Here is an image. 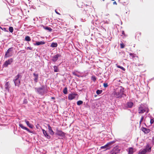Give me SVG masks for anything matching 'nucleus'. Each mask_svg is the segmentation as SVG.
Listing matches in <instances>:
<instances>
[{
    "label": "nucleus",
    "mask_w": 154,
    "mask_h": 154,
    "mask_svg": "<svg viewBox=\"0 0 154 154\" xmlns=\"http://www.w3.org/2000/svg\"><path fill=\"white\" fill-rule=\"evenodd\" d=\"M123 94L124 89L122 87L116 89L113 93V94L116 98H121Z\"/></svg>",
    "instance_id": "nucleus-1"
},
{
    "label": "nucleus",
    "mask_w": 154,
    "mask_h": 154,
    "mask_svg": "<svg viewBox=\"0 0 154 154\" xmlns=\"http://www.w3.org/2000/svg\"><path fill=\"white\" fill-rule=\"evenodd\" d=\"M35 90L39 94L42 95L47 92V90L46 88L42 85L40 87L35 88Z\"/></svg>",
    "instance_id": "nucleus-2"
},
{
    "label": "nucleus",
    "mask_w": 154,
    "mask_h": 154,
    "mask_svg": "<svg viewBox=\"0 0 154 154\" xmlns=\"http://www.w3.org/2000/svg\"><path fill=\"white\" fill-rule=\"evenodd\" d=\"M22 75L20 74H18L15 77V79L13 80V81L15 86L19 87L20 85V80L19 78L21 79Z\"/></svg>",
    "instance_id": "nucleus-3"
},
{
    "label": "nucleus",
    "mask_w": 154,
    "mask_h": 154,
    "mask_svg": "<svg viewBox=\"0 0 154 154\" xmlns=\"http://www.w3.org/2000/svg\"><path fill=\"white\" fill-rule=\"evenodd\" d=\"M138 111L139 113L140 114L143 113L146 111L147 113L149 112L148 108L142 104L140 106Z\"/></svg>",
    "instance_id": "nucleus-4"
},
{
    "label": "nucleus",
    "mask_w": 154,
    "mask_h": 154,
    "mask_svg": "<svg viewBox=\"0 0 154 154\" xmlns=\"http://www.w3.org/2000/svg\"><path fill=\"white\" fill-rule=\"evenodd\" d=\"M151 151V147L149 146V144H147L146 148L139 151L138 154H145L146 152H150Z\"/></svg>",
    "instance_id": "nucleus-5"
},
{
    "label": "nucleus",
    "mask_w": 154,
    "mask_h": 154,
    "mask_svg": "<svg viewBox=\"0 0 154 154\" xmlns=\"http://www.w3.org/2000/svg\"><path fill=\"white\" fill-rule=\"evenodd\" d=\"M12 48H10L7 50L5 55V58H7L12 55V53H11V52L12 51Z\"/></svg>",
    "instance_id": "nucleus-6"
},
{
    "label": "nucleus",
    "mask_w": 154,
    "mask_h": 154,
    "mask_svg": "<svg viewBox=\"0 0 154 154\" xmlns=\"http://www.w3.org/2000/svg\"><path fill=\"white\" fill-rule=\"evenodd\" d=\"M78 96V95L75 93H71L69 94L68 97V99L69 100H72L75 98L76 97Z\"/></svg>",
    "instance_id": "nucleus-7"
},
{
    "label": "nucleus",
    "mask_w": 154,
    "mask_h": 154,
    "mask_svg": "<svg viewBox=\"0 0 154 154\" xmlns=\"http://www.w3.org/2000/svg\"><path fill=\"white\" fill-rule=\"evenodd\" d=\"M13 61V59L12 58L9 59L8 60H6L5 62L4 65L5 67H6L8 65L11 64Z\"/></svg>",
    "instance_id": "nucleus-8"
},
{
    "label": "nucleus",
    "mask_w": 154,
    "mask_h": 154,
    "mask_svg": "<svg viewBox=\"0 0 154 154\" xmlns=\"http://www.w3.org/2000/svg\"><path fill=\"white\" fill-rule=\"evenodd\" d=\"M56 134L60 136L63 137L65 136V133L62 131L57 129Z\"/></svg>",
    "instance_id": "nucleus-9"
},
{
    "label": "nucleus",
    "mask_w": 154,
    "mask_h": 154,
    "mask_svg": "<svg viewBox=\"0 0 154 154\" xmlns=\"http://www.w3.org/2000/svg\"><path fill=\"white\" fill-rule=\"evenodd\" d=\"M60 57L61 55L60 54H58L55 55L54 57H53L52 60L54 62H55L58 59V57Z\"/></svg>",
    "instance_id": "nucleus-10"
},
{
    "label": "nucleus",
    "mask_w": 154,
    "mask_h": 154,
    "mask_svg": "<svg viewBox=\"0 0 154 154\" xmlns=\"http://www.w3.org/2000/svg\"><path fill=\"white\" fill-rule=\"evenodd\" d=\"M120 151V149H119L118 146H116L113 149L112 152H114L115 153L117 154Z\"/></svg>",
    "instance_id": "nucleus-11"
},
{
    "label": "nucleus",
    "mask_w": 154,
    "mask_h": 154,
    "mask_svg": "<svg viewBox=\"0 0 154 154\" xmlns=\"http://www.w3.org/2000/svg\"><path fill=\"white\" fill-rule=\"evenodd\" d=\"M48 132L51 135H53L54 134V132L52 130L51 127L49 124L48 125Z\"/></svg>",
    "instance_id": "nucleus-12"
},
{
    "label": "nucleus",
    "mask_w": 154,
    "mask_h": 154,
    "mask_svg": "<svg viewBox=\"0 0 154 154\" xmlns=\"http://www.w3.org/2000/svg\"><path fill=\"white\" fill-rule=\"evenodd\" d=\"M141 129L142 131L145 134H147L150 131V129L143 127L141 128Z\"/></svg>",
    "instance_id": "nucleus-13"
},
{
    "label": "nucleus",
    "mask_w": 154,
    "mask_h": 154,
    "mask_svg": "<svg viewBox=\"0 0 154 154\" xmlns=\"http://www.w3.org/2000/svg\"><path fill=\"white\" fill-rule=\"evenodd\" d=\"M42 131L45 137L47 138L48 139H50L51 138V136L47 133L46 131L43 129L42 130Z\"/></svg>",
    "instance_id": "nucleus-14"
},
{
    "label": "nucleus",
    "mask_w": 154,
    "mask_h": 154,
    "mask_svg": "<svg viewBox=\"0 0 154 154\" xmlns=\"http://www.w3.org/2000/svg\"><path fill=\"white\" fill-rule=\"evenodd\" d=\"M19 126L21 127L24 130H26L28 132L30 133H31V132L30 131V130L27 128L24 127L23 126V125L22 124H20L19 125Z\"/></svg>",
    "instance_id": "nucleus-15"
},
{
    "label": "nucleus",
    "mask_w": 154,
    "mask_h": 154,
    "mask_svg": "<svg viewBox=\"0 0 154 154\" xmlns=\"http://www.w3.org/2000/svg\"><path fill=\"white\" fill-rule=\"evenodd\" d=\"M10 84L9 83V82H6L5 85V88L6 89V90H8V91H9V85H10Z\"/></svg>",
    "instance_id": "nucleus-16"
},
{
    "label": "nucleus",
    "mask_w": 154,
    "mask_h": 154,
    "mask_svg": "<svg viewBox=\"0 0 154 154\" xmlns=\"http://www.w3.org/2000/svg\"><path fill=\"white\" fill-rule=\"evenodd\" d=\"M25 121L26 122L27 125L30 128H33V125H32V124H30L29 122L28 121L26 120H25Z\"/></svg>",
    "instance_id": "nucleus-17"
},
{
    "label": "nucleus",
    "mask_w": 154,
    "mask_h": 154,
    "mask_svg": "<svg viewBox=\"0 0 154 154\" xmlns=\"http://www.w3.org/2000/svg\"><path fill=\"white\" fill-rule=\"evenodd\" d=\"M33 75L35 77V78L34 79V81L36 83L38 81V74H36L35 73H33Z\"/></svg>",
    "instance_id": "nucleus-18"
},
{
    "label": "nucleus",
    "mask_w": 154,
    "mask_h": 154,
    "mask_svg": "<svg viewBox=\"0 0 154 154\" xmlns=\"http://www.w3.org/2000/svg\"><path fill=\"white\" fill-rule=\"evenodd\" d=\"M45 43L44 41H40L36 42L35 45H42L45 44Z\"/></svg>",
    "instance_id": "nucleus-19"
},
{
    "label": "nucleus",
    "mask_w": 154,
    "mask_h": 154,
    "mask_svg": "<svg viewBox=\"0 0 154 154\" xmlns=\"http://www.w3.org/2000/svg\"><path fill=\"white\" fill-rule=\"evenodd\" d=\"M128 154H133L134 152L133 149L132 147H130L128 148Z\"/></svg>",
    "instance_id": "nucleus-20"
},
{
    "label": "nucleus",
    "mask_w": 154,
    "mask_h": 154,
    "mask_svg": "<svg viewBox=\"0 0 154 154\" xmlns=\"http://www.w3.org/2000/svg\"><path fill=\"white\" fill-rule=\"evenodd\" d=\"M133 105V103L131 102H129L127 103V106L129 108H131Z\"/></svg>",
    "instance_id": "nucleus-21"
},
{
    "label": "nucleus",
    "mask_w": 154,
    "mask_h": 154,
    "mask_svg": "<svg viewBox=\"0 0 154 154\" xmlns=\"http://www.w3.org/2000/svg\"><path fill=\"white\" fill-rule=\"evenodd\" d=\"M57 46V43L53 42L51 44L50 46L52 48H55Z\"/></svg>",
    "instance_id": "nucleus-22"
},
{
    "label": "nucleus",
    "mask_w": 154,
    "mask_h": 154,
    "mask_svg": "<svg viewBox=\"0 0 154 154\" xmlns=\"http://www.w3.org/2000/svg\"><path fill=\"white\" fill-rule=\"evenodd\" d=\"M44 28L45 30H48L50 32H51L52 30V29L51 28L48 27V26H46L45 27H44Z\"/></svg>",
    "instance_id": "nucleus-23"
},
{
    "label": "nucleus",
    "mask_w": 154,
    "mask_h": 154,
    "mask_svg": "<svg viewBox=\"0 0 154 154\" xmlns=\"http://www.w3.org/2000/svg\"><path fill=\"white\" fill-rule=\"evenodd\" d=\"M54 72H58L59 71V69L57 66H54Z\"/></svg>",
    "instance_id": "nucleus-24"
},
{
    "label": "nucleus",
    "mask_w": 154,
    "mask_h": 154,
    "mask_svg": "<svg viewBox=\"0 0 154 154\" xmlns=\"http://www.w3.org/2000/svg\"><path fill=\"white\" fill-rule=\"evenodd\" d=\"M25 39L26 41L28 42L30 41L31 40L30 37L28 36H26L25 37Z\"/></svg>",
    "instance_id": "nucleus-25"
},
{
    "label": "nucleus",
    "mask_w": 154,
    "mask_h": 154,
    "mask_svg": "<svg viewBox=\"0 0 154 154\" xmlns=\"http://www.w3.org/2000/svg\"><path fill=\"white\" fill-rule=\"evenodd\" d=\"M115 143V142L114 141H111L107 143L106 144L107 145V146L108 147L112 144H113V143Z\"/></svg>",
    "instance_id": "nucleus-26"
},
{
    "label": "nucleus",
    "mask_w": 154,
    "mask_h": 154,
    "mask_svg": "<svg viewBox=\"0 0 154 154\" xmlns=\"http://www.w3.org/2000/svg\"><path fill=\"white\" fill-rule=\"evenodd\" d=\"M103 92L102 90H97L96 91V93L97 95L100 94Z\"/></svg>",
    "instance_id": "nucleus-27"
},
{
    "label": "nucleus",
    "mask_w": 154,
    "mask_h": 154,
    "mask_svg": "<svg viewBox=\"0 0 154 154\" xmlns=\"http://www.w3.org/2000/svg\"><path fill=\"white\" fill-rule=\"evenodd\" d=\"M129 55L131 57V58H133L136 55L135 54H134V53H129Z\"/></svg>",
    "instance_id": "nucleus-28"
},
{
    "label": "nucleus",
    "mask_w": 154,
    "mask_h": 154,
    "mask_svg": "<svg viewBox=\"0 0 154 154\" xmlns=\"http://www.w3.org/2000/svg\"><path fill=\"white\" fill-rule=\"evenodd\" d=\"M83 103V102L81 100H79L77 102V104L78 105H80L82 104Z\"/></svg>",
    "instance_id": "nucleus-29"
},
{
    "label": "nucleus",
    "mask_w": 154,
    "mask_h": 154,
    "mask_svg": "<svg viewBox=\"0 0 154 154\" xmlns=\"http://www.w3.org/2000/svg\"><path fill=\"white\" fill-rule=\"evenodd\" d=\"M67 89L66 87H65L63 90V93L65 94H66L67 93Z\"/></svg>",
    "instance_id": "nucleus-30"
},
{
    "label": "nucleus",
    "mask_w": 154,
    "mask_h": 154,
    "mask_svg": "<svg viewBox=\"0 0 154 154\" xmlns=\"http://www.w3.org/2000/svg\"><path fill=\"white\" fill-rule=\"evenodd\" d=\"M9 30L11 32H13L14 31V29L13 27L12 26L10 27L9 28Z\"/></svg>",
    "instance_id": "nucleus-31"
},
{
    "label": "nucleus",
    "mask_w": 154,
    "mask_h": 154,
    "mask_svg": "<svg viewBox=\"0 0 154 154\" xmlns=\"http://www.w3.org/2000/svg\"><path fill=\"white\" fill-rule=\"evenodd\" d=\"M117 67L118 68L121 69L123 71H125V68H124L122 66L117 65Z\"/></svg>",
    "instance_id": "nucleus-32"
},
{
    "label": "nucleus",
    "mask_w": 154,
    "mask_h": 154,
    "mask_svg": "<svg viewBox=\"0 0 154 154\" xmlns=\"http://www.w3.org/2000/svg\"><path fill=\"white\" fill-rule=\"evenodd\" d=\"M72 74L75 76H76L78 77H80V76L79 75H78L76 72H72Z\"/></svg>",
    "instance_id": "nucleus-33"
},
{
    "label": "nucleus",
    "mask_w": 154,
    "mask_h": 154,
    "mask_svg": "<svg viewBox=\"0 0 154 154\" xmlns=\"http://www.w3.org/2000/svg\"><path fill=\"white\" fill-rule=\"evenodd\" d=\"M154 122V118L153 117H151L150 120V123L151 124H153Z\"/></svg>",
    "instance_id": "nucleus-34"
},
{
    "label": "nucleus",
    "mask_w": 154,
    "mask_h": 154,
    "mask_svg": "<svg viewBox=\"0 0 154 154\" xmlns=\"http://www.w3.org/2000/svg\"><path fill=\"white\" fill-rule=\"evenodd\" d=\"M91 79L94 82H95L96 79V78L95 76H92L91 77Z\"/></svg>",
    "instance_id": "nucleus-35"
},
{
    "label": "nucleus",
    "mask_w": 154,
    "mask_h": 154,
    "mask_svg": "<svg viewBox=\"0 0 154 154\" xmlns=\"http://www.w3.org/2000/svg\"><path fill=\"white\" fill-rule=\"evenodd\" d=\"M108 147L106 144L104 146H101L100 147L101 149H105L107 147Z\"/></svg>",
    "instance_id": "nucleus-36"
},
{
    "label": "nucleus",
    "mask_w": 154,
    "mask_h": 154,
    "mask_svg": "<svg viewBox=\"0 0 154 154\" xmlns=\"http://www.w3.org/2000/svg\"><path fill=\"white\" fill-rule=\"evenodd\" d=\"M120 45L121 48H124L125 47V45L122 43L120 44Z\"/></svg>",
    "instance_id": "nucleus-37"
},
{
    "label": "nucleus",
    "mask_w": 154,
    "mask_h": 154,
    "mask_svg": "<svg viewBox=\"0 0 154 154\" xmlns=\"http://www.w3.org/2000/svg\"><path fill=\"white\" fill-rule=\"evenodd\" d=\"M103 86L104 87L106 88L108 86V85L107 83H104L103 84Z\"/></svg>",
    "instance_id": "nucleus-38"
},
{
    "label": "nucleus",
    "mask_w": 154,
    "mask_h": 154,
    "mask_svg": "<svg viewBox=\"0 0 154 154\" xmlns=\"http://www.w3.org/2000/svg\"><path fill=\"white\" fill-rule=\"evenodd\" d=\"M23 103L24 104L27 103H28V101L26 99H25L24 100Z\"/></svg>",
    "instance_id": "nucleus-39"
},
{
    "label": "nucleus",
    "mask_w": 154,
    "mask_h": 154,
    "mask_svg": "<svg viewBox=\"0 0 154 154\" xmlns=\"http://www.w3.org/2000/svg\"><path fill=\"white\" fill-rule=\"evenodd\" d=\"M143 116H142L141 119H140V124H141V122H142V121H143Z\"/></svg>",
    "instance_id": "nucleus-40"
},
{
    "label": "nucleus",
    "mask_w": 154,
    "mask_h": 154,
    "mask_svg": "<svg viewBox=\"0 0 154 154\" xmlns=\"http://www.w3.org/2000/svg\"><path fill=\"white\" fill-rule=\"evenodd\" d=\"M27 50H32V48L31 47H27L26 48Z\"/></svg>",
    "instance_id": "nucleus-41"
},
{
    "label": "nucleus",
    "mask_w": 154,
    "mask_h": 154,
    "mask_svg": "<svg viewBox=\"0 0 154 154\" xmlns=\"http://www.w3.org/2000/svg\"><path fill=\"white\" fill-rule=\"evenodd\" d=\"M55 13H56L57 14H59V15H60V14L59 13H58V12H57V11H56V10H55Z\"/></svg>",
    "instance_id": "nucleus-42"
},
{
    "label": "nucleus",
    "mask_w": 154,
    "mask_h": 154,
    "mask_svg": "<svg viewBox=\"0 0 154 154\" xmlns=\"http://www.w3.org/2000/svg\"><path fill=\"white\" fill-rule=\"evenodd\" d=\"M122 35H125V32H124V31H122Z\"/></svg>",
    "instance_id": "nucleus-43"
},
{
    "label": "nucleus",
    "mask_w": 154,
    "mask_h": 154,
    "mask_svg": "<svg viewBox=\"0 0 154 154\" xmlns=\"http://www.w3.org/2000/svg\"><path fill=\"white\" fill-rule=\"evenodd\" d=\"M3 30H4V31H7L6 30V28H4L3 29H2Z\"/></svg>",
    "instance_id": "nucleus-44"
},
{
    "label": "nucleus",
    "mask_w": 154,
    "mask_h": 154,
    "mask_svg": "<svg viewBox=\"0 0 154 154\" xmlns=\"http://www.w3.org/2000/svg\"><path fill=\"white\" fill-rule=\"evenodd\" d=\"M113 4H116V5H117V3L116 2H113Z\"/></svg>",
    "instance_id": "nucleus-45"
},
{
    "label": "nucleus",
    "mask_w": 154,
    "mask_h": 154,
    "mask_svg": "<svg viewBox=\"0 0 154 154\" xmlns=\"http://www.w3.org/2000/svg\"><path fill=\"white\" fill-rule=\"evenodd\" d=\"M51 98L52 99H53V100H54L55 99V97H51Z\"/></svg>",
    "instance_id": "nucleus-46"
},
{
    "label": "nucleus",
    "mask_w": 154,
    "mask_h": 154,
    "mask_svg": "<svg viewBox=\"0 0 154 154\" xmlns=\"http://www.w3.org/2000/svg\"><path fill=\"white\" fill-rule=\"evenodd\" d=\"M111 154H116L114 152H112V153H111Z\"/></svg>",
    "instance_id": "nucleus-47"
},
{
    "label": "nucleus",
    "mask_w": 154,
    "mask_h": 154,
    "mask_svg": "<svg viewBox=\"0 0 154 154\" xmlns=\"http://www.w3.org/2000/svg\"><path fill=\"white\" fill-rule=\"evenodd\" d=\"M103 1H105V0H103Z\"/></svg>",
    "instance_id": "nucleus-48"
},
{
    "label": "nucleus",
    "mask_w": 154,
    "mask_h": 154,
    "mask_svg": "<svg viewBox=\"0 0 154 154\" xmlns=\"http://www.w3.org/2000/svg\"><path fill=\"white\" fill-rule=\"evenodd\" d=\"M112 1H114V0H112Z\"/></svg>",
    "instance_id": "nucleus-49"
}]
</instances>
